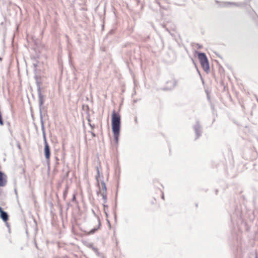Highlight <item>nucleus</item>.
Returning <instances> with one entry per match:
<instances>
[{
    "label": "nucleus",
    "instance_id": "1a4fd4ad",
    "mask_svg": "<svg viewBox=\"0 0 258 258\" xmlns=\"http://www.w3.org/2000/svg\"><path fill=\"white\" fill-rule=\"evenodd\" d=\"M161 195H162V199H163V200H164V195H163V193H162V194H161Z\"/></svg>",
    "mask_w": 258,
    "mask_h": 258
},
{
    "label": "nucleus",
    "instance_id": "20e7f679",
    "mask_svg": "<svg viewBox=\"0 0 258 258\" xmlns=\"http://www.w3.org/2000/svg\"><path fill=\"white\" fill-rule=\"evenodd\" d=\"M93 228L89 231L86 232V235H90L94 233L100 228L101 222L99 218H96L92 222Z\"/></svg>",
    "mask_w": 258,
    "mask_h": 258
},
{
    "label": "nucleus",
    "instance_id": "f03ea898",
    "mask_svg": "<svg viewBox=\"0 0 258 258\" xmlns=\"http://www.w3.org/2000/svg\"><path fill=\"white\" fill-rule=\"evenodd\" d=\"M96 169L97 173L95 176V178L97 180V184L99 187L98 194L101 195V196L102 197V198L104 201V203H105L107 200L106 187L105 186V184L104 182H101V183H99V179L101 176V167L100 165H99L98 166H97Z\"/></svg>",
    "mask_w": 258,
    "mask_h": 258
},
{
    "label": "nucleus",
    "instance_id": "f257e3e1",
    "mask_svg": "<svg viewBox=\"0 0 258 258\" xmlns=\"http://www.w3.org/2000/svg\"><path fill=\"white\" fill-rule=\"evenodd\" d=\"M121 117L118 112L113 110L111 115V126L115 143L117 144L119 136Z\"/></svg>",
    "mask_w": 258,
    "mask_h": 258
},
{
    "label": "nucleus",
    "instance_id": "7ed1b4c3",
    "mask_svg": "<svg viewBox=\"0 0 258 258\" xmlns=\"http://www.w3.org/2000/svg\"><path fill=\"white\" fill-rule=\"evenodd\" d=\"M198 57L203 70L207 73L209 71L210 67L208 58L204 53L197 52Z\"/></svg>",
    "mask_w": 258,
    "mask_h": 258
},
{
    "label": "nucleus",
    "instance_id": "423d86ee",
    "mask_svg": "<svg viewBox=\"0 0 258 258\" xmlns=\"http://www.w3.org/2000/svg\"><path fill=\"white\" fill-rule=\"evenodd\" d=\"M44 142H45V147H44V153L45 156L47 159H49L50 156V148L49 145L47 142L46 139L44 137Z\"/></svg>",
    "mask_w": 258,
    "mask_h": 258
},
{
    "label": "nucleus",
    "instance_id": "6e6552de",
    "mask_svg": "<svg viewBox=\"0 0 258 258\" xmlns=\"http://www.w3.org/2000/svg\"><path fill=\"white\" fill-rule=\"evenodd\" d=\"M91 134L93 137L96 136L95 134L93 132H91Z\"/></svg>",
    "mask_w": 258,
    "mask_h": 258
},
{
    "label": "nucleus",
    "instance_id": "0eeeda50",
    "mask_svg": "<svg viewBox=\"0 0 258 258\" xmlns=\"http://www.w3.org/2000/svg\"><path fill=\"white\" fill-rule=\"evenodd\" d=\"M0 217L5 222H7L9 220V216L8 214L3 210L2 207H0Z\"/></svg>",
    "mask_w": 258,
    "mask_h": 258
},
{
    "label": "nucleus",
    "instance_id": "39448f33",
    "mask_svg": "<svg viewBox=\"0 0 258 258\" xmlns=\"http://www.w3.org/2000/svg\"><path fill=\"white\" fill-rule=\"evenodd\" d=\"M7 183V176L0 171V187L5 186Z\"/></svg>",
    "mask_w": 258,
    "mask_h": 258
}]
</instances>
